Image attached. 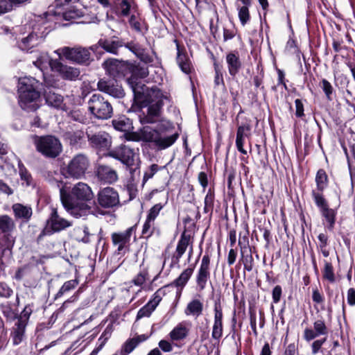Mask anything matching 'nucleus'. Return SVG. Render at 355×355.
Returning <instances> with one entry per match:
<instances>
[{
    "mask_svg": "<svg viewBox=\"0 0 355 355\" xmlns=\"http://www.w3.org/2000/svg\"><path fill=\"white\" fill-rule=\"evenodd\" d=\"M185 322L178 323L169 333L173 341H179L185 339L189 333V329L186 326Z\"/></svg>",
    "mask_w": 355,
    "mask_h": 355,
    "instance_id": "38",
    "label": "nucleus"
},
{
    "mask_svg": "<svg viewBox=\"0 0 355 355\" xmlns=\"http://www.w3.org/2000/svg\"><path fill=\"white\" fill-rule=\"evenodd\" d=\"M173 42L175 44L177 49V64L183 73L188 75L194 71V68L188 56L186 48L183 44H180L178 40L175 39Z\"/></svg>",
    "mask_w": 355,
    "mask_h": 355,
    "instance_id": "21",
    "label": "nucleus"
},
{
    "mask_svg": "<svg viewBox=\"0 0 355 355\" xmlns=\"http://www.w3.org/2000/svg\"><path fill=\"white\" fill-rule=\"evenodd\" d=\"M313 201L323 218L325 229L329 232H333L336 222L337 209L330 208L329 202L325 197L318 196L317 199L313 200Z\"/></svg>",
    "mask_w": 355,
    "mask_h": 355,
    "instance_id": "11",
    "label": "nucleus"
},
{
    "mask_svg": "<svg viewBox=\"0 0 355 355\" xmlns=\"http://www.w3.org/2000/svg\"><path fill=\"white\" fill-rule=\"evenodd\" d=\"M329 333V329L325 323L324 319H318L316 320L313 322V329L306 328L304 330L303 333V338L306 342H310L311 340H315V339L321 336H324L327 337V334Z\"/></svg>",
    "mask_w": 355,
    "mask_h": 355,
    "instance_id": "25",
    "label": "nucleus"
},
{
    "mask_svg": "<svg viewBox=\"0 0 355 355\" xmlns=\"http://www.w3.org/2000/svg\"><path fill=\"white\" fill-rule=\"evenodd\" d=\"M155 309V307L147 302V304H146L138 311L136 320H139L144 317H150Z\"/></svg>",
    "mask_w": 355,
    "mask_h": 355,
    "instance_id": "60",
    "label": "nucleus"
},
{
    "mask_svg": "<svg viewBox=\"0 0 355 355\" xmlns=\"http://www.w3.org/2000/svg\"><path fill=\"white\" fill-rule=\"evenodd\" d=\"M136 225L128 227L123 232H113L111 239L114 246L117 247V253L124 255L130 251V239Z\"/></svg>",
    "mask_w": 355,
    "mask_h": 355,
    "instance_id": "16",
    "label": "nucleus"
},
{
    "mask_svg": "<svg viewBox=\"0 0 355 355\" xmlns=\"http://www.w3.org/2000/svg\"><path fill=\"white\" fill-rule=\"evenodd\" d=\"M32 140L36 151L46 159H55L62 152L60 140L53 135H33Z\"/></svg>",
    "mask_w": 355,
    "mask_h": 355,
    "instance_id": "4",
    "label": "nucleus"
},
{
    "mask_svg": "<svg viewBox=\"0 0 355 355\" xmlns=\"http://www.w3.org/2000/svg\"><path fill=\"white\" fill-rule=\"evenodd\" d=\"M60 200L63 207L68 211L74 209L78 202H88L93 199L94 193L90 187L83 182H78L71 191H67L64 188L60 190Z\"/></svg>",
    "mask_w": 355,
    "mask_h": 355,
    "instance_id": "3",
    "label": "nucleus"
},
{
    "mask_svg": "<svg viewBox=\"0 0 355 355\" xmlns=\"http://www.w3.org/2000/svg\"><path fill=\"white\" fill-rule=\"evenodd\" d=\"M83 17V12L80 9L72 8L66 10L62 13V17L66 21H71L73 19H79Z\"/></svg>",
    "mask_w": 355,
    "mask_h": 355,
    "instance_id": "55",
    "label": "nucleus"
},
{
    "mask_svg": "<svg viewBox=\"0 0 355 355\" xmlns=\"http://www.w3.org/2000/svg\"><path fill=\"white\" fill-rule=\"evenodd\" d=\"M19 105L26 112H35L40 105L37 103L44 87L42 83L33 77H23L18 82Z\"/></svg>",
    "mask_w": 355,
    "mask_h": 355,
    "instance_id": "2",
    "label": "nucleus"
},
{
    "mask_svg": "<svg viewBox=\"0 0 355 355\" xmlns=\"http://www.w3.org/2000/svg\"><path fill=\"white\" fill-rule=\"evenodd\" d=\"M214 322H223V307L220 300H218L214 303Z\"/></svg>",
    "mask_w": 355,
    "mask_h": 355,
    "instance_id": "62",
    "label": "nucleus"
},
{
    "mask_svg": "<svg viewBox=\"0 0 355 355\" xmlns=\"http://www.w3.org/2000/svg\"><path fill=\"white\" fill-rule=\"evenodd\" d=\"M114 128L121 132H129L134 129L132 121L125 115H120L112 121Z\"/></svg>",
    "mask_w": 355,
    "mask_h": 355,
    "instance_id": "37",
    "label": "nucleus"
},
{
    "mask_svg": "<svg viewBox=\"0 0 355 355\" xmlns=\"http://www.w3.org/2000/svg\"><path fill=\"white\" fill-rule=\"evenodd\" d=\"M155 230V221L146 218L142 227L141 237L148 240L153 235Z\"/></svg>",
    "mask_w": 355,
    "mask_h": 355,
    "instance_id": "48",
    "label": "nucleus"
},
{
    "mask_svg": "<svg viewBox=\"0 0 355 355\" xmlns=\"http://www.w3.org/2000/svg\"><path fill=\"white\" fill-rule=\"evenodd\" d=\"M141 141L151 143L157 150H164L169 148L179 138V133L175 132L166 135L162 130L155 129L145 125L139 129Z\"/></svg>",
    "mask_w": 355,
    "mask_h": 355,
    "instance_id": "5",
    "label": "nucleus"
},
{
    "mask_svg": "<svg viewBox=\"0 0 355 355\" xmlns=\"http://www.w3.org/2000/svg\"><path fill=\"white\" fill-rule=\"evenodd\" d=\"M106 73L117 79H125L128 85L139 79H144L148 76V67L142 66L136 61L108 58L103 64Z\"/></svg>",
    "mask_w": 355,
    "mask_h": 355,
    "instance_id": "1",
    "label": "nucleus"
},
{
    "mask_svg": "<svg viewBox=\"0 0 355 355\" xmlns=\"http://www.w3.org/2000/svg\"><path fill=\"white\" fill-rule=\"evenodd\" d=\"M225 61L230 78L235 80L243 68V62L239 51L234 50L226 53Z\"/></svg>",
    "mask_w": 355,
    "mask_h": 355,
    "instance_id": "24",
    "label": "nucleus"
},
{
    "mask_svg": "<svg viewBox=\"0 0 355 355\" xmlns=\"http://www.w3.org/2000/svg\"><path fill=\"white\" fill-rule=\"evenodd\" d=\"M203 311V303L198 299H193L190 301L184 310L187 315H193L196 318L202 315Z\"/></svg>",
    "mask_w": 355,
    "mask_h": 355,
    "instance_id": "39",
    "label": "nucleus"
},
{
    "mask_svg": "<svg viewBox=\"0 0 355 355\" xmlns=\"http://www.w3.org/2000/svg\"><path fill=\"white\" fill-rule=\"evenodd\" d=\"M97 205L104 209H112L120 205L119 193L112 187L101 189L97 194Z\"/></svg>",
    "mask_w": 355,
    "mask_h": 355,
    "instance_id": "17",
    "label": "nucleus"
},
{
    "mask_svg": "<svg viewBox=\"0 0 355 355\" xmlns=\"http://www.w3.org/2000/svg\"><path fill=\"white\" fill-rule=\"evenodd\" d=\"M340 344L338 340L327 342V337L324 336L313 340L311 345V354L315 355L321 353L322 355H343L338 352V348Z\"/></svg>",
    "mask_w": 355,
    "mask_h": 355,
    "instance_id": "13",
    "label": "nucleus"
},
{
    "mask_svg": "<svg viewBox=\"0 0 355 355\" xmlns=\"http://www.w3.org/2000/svg\"><path fill=\"white\" fill-rule=\"evenodd\" d=\"M37 309L33 302L26 304L20 314L17 315V321H21L27 325L31 315Z\"/></svg>",
    "mask_w": 355,
    "mask_h": 355,
    "instance_id": "47",
    "label": "nucleus"
},
{
    "mask_svg": "<svg viewBox=\"0 0 355 355\" xmlns=\"http://www.w3.org/2000/svg\"><path fill=\"white\" fill-rule=\"evenodd\" d=\"M19 174L21 180L25 182L26 187H32L35 185V182L32 175L21 162L18 164Z\"/></svg>",
    "mask_w": 355,
    "mask_h": 355,
    "instance_id": "46",
    "label": "nucleus"
},
{
    "mask_svg": "<svg viewBox=\"0 0 355 355\" xmlns=\"http://www.w3.org/2000/svg\"><path fill=\"white\" fill-rule=\"evenodd\" d=\"M256 252V248H250V250L240 251V258L239 260V267L243 266V274L245 272H252L255 266V262L252 256Z\"/></svg>",
    "mask_w": 355,
    "mask_h": 355,
    "instance_id": "31",
    "label": "nucleus"
},
{
    "mask_svg": "<svg viewBox=\"0 0 355 355\" xmlns=\"http://www.w3.org/2000/svg\"><path fill=\"white\" fill-rule=\"evenodd\" d=\"M123 46V39L117 36L104 37L98 40L96 44L91 47L92 50H95L100 47L105 52L115 55H119V49Z\"/></svg>",
    "mask_w": 355,
    "mask_h": 355,
    "instance_id": "20",
    "label": "nucleus"
},
{
    "mask_svg": "<svg viewBox=\"0 0 355 355\" xmlns=\"http://www.w3.org/2000/svg\"><path fill=\"white\" fill-rule=\"evenodd\" d=\"M162 168V167L159 166L156 164H151L144 174L143 184H145L149 179L152 178L154 175Z\"/></svg>",
    "mask_w": 355,
    "mask_h": 355,
    "instance_id": "63",
    "label": "nucleus"
},
{
    "mask_svg": "<svg viewBox=\"0 0 355 355\" xmlns=\"http://www.w3.org/2000/svg\"><path fill=\"white\" fill-rule=\"evenodd\" d=\"M89 165L88 157L84 154L75 155L69 162L62 167V174L67 178L80 179L83 178Z\"/></svg>",
    "mask_w": 355,
    "mask_h": 355,
    "instance_id": "9",
    "label": "nucleus"
},
{
    "mask_svg": "<svg viewBox=\"0 0 355 355\" xmlns=\"http://www.w3.org/2000/svg\"><path fill=\"white\" fill-rule=\"evenodd\" d=\"M107 155L112 157L125 165L132 174L138 168L137 156L134 148L128 146L121 144L114 150L110 151Z\"/></svg>",
    "mask_w": 355,
    "mask_h": 355,
    "instance_id": "10",
    "label": "nucleus"
},
{
    "mask_svg": "<svg viewBox=\"0 0 355 355\" xmlns=\"http://www.w3.org/2000/svg\"><path fill=\"white\" fill-rule=\"evenodd\" d=\"M251 127L249 124L239 125L236 131V146L237 150L243 155H247V150L244 149L245 137H249Z\"/></svg>",
    "mask_w": 355,
    "mask_h": 355,
    "instance_id": "33",
    "label": "nucleus"
},
{
    "mask_svg": "<svg viewBox=\"0 0 355 355\" xmlns=\"http://www.w3.org/2000/svg\"><path fill=\"white\" fill-rule=\"evenodd\" d=\"M118 16L128 17L131 12H136L138 10V5L135 0H121L118 3Z\"/></svg>",
    "mask_w": 355,
    "mask_h": 355,
    "instance_id": "36",
    "label": "nucleus"
},
{
    "mask_svg": "<svg viewBox=\"0 0 355 355\" xmlns=\"http://www.w3.org/2000/svg\"><path fill=\"white\" fill-rule=\"evenodd\" d=\"M15 229V223L8 215L0 216V231L1 233L12 232Z\"/></svg>",
    "mask_w": 355,
    "mask_h": 355,
    "instance_id": "43",
    "label": "nucleus"
},
{
    "mask_svg": "<svg viewBox=\"0 0 355 355\" xmlns=\"http://www.w3.org/2000/svg\"><path fill=\"white\" fill-rule=\"evenodd\" d=\"M78 284L79 279L78 277H76L73 279L65 282L58 293L55 295L54 300H57L73 291L76 288Z\"/></svg>",
    "mask_w": 355,
    "mask_h": 355,
    "instance_id": "40",
    "label": "nucleus"
},
{
    "mask_svg": "<svg viewBox=\"0 0 355 355\" xmlns=\"http://www.w3.org/2000/svg\"><path fill=\"white\" fill-rule=\"evenodd\" d=\"M44 87H43V96L46 103L54 108L64 110L65 104L64 103L63 96L55 92L54 87L48 83L46 78H44Z\"/></svg>",
    "mask_w": 355,
    "mask_h": 355,
    "instance_id": "22",
    "label": "nucleus"
},
{
    "mask_svg": "<svg viewBox=\"0 0 355 355\" xmlns=\"http://www.w3.org/2000/svg\"><path fill=\"white\" fill-rule=\"evenodd\" d=\"M306 102V99H300L297 98L295 100V116L297 119H300L302 120H304V118L305 117L304 114V102Z\"/></svg>",
    "mask_w": 355,
    "mask_h": 355,
    "instance_id": "59",
    "label": "nucleus"
},
{
    "mask_svg": "<svg viewBox=\"0 0 355 355\" xmlns=\"http://www.w3.org/2000/svg\"><path fill=\"white\" fill-rule=\"evenodd\" d=\"M164 95H160V97L154 99L155 103L149 104L147 107V112H142L139 115V121L142 125L156 123L162 114L164 106Z\"/></svg>",
    "mask_w": 355,
    "mask_h": 355,
    "instance_id": "14",
    "label": "nucleus"
},
{
    "mask_svg": "<svg viewBox=\"0 0 355 355\" xmlns=\"http://www.w3.org/2000/svg\"><path fill=\"white\" fill-rule=\"evenodd\" d=\"M322 272L324 279L327 280L330 283H334L336 282L334 267L331 262L324 261V266Z\"/></svg>",
    "mask_w": 355,
    "mask_h": 355,
    "instance_id": "50",
    "label": "nucleus"
},
{
    "mask_svg": "<svg viewBox=\"0 0 355 355\" xmlns=\"http://www.w3.org/2000/svg\"><path fill=\"white\" fill-rule=\"evenodd\" d=\"M63 138L73 148H79L85 144V132L82 129L67 130Z\"/></svg>",
    "mask_w": 355,
    "mask_h": 355,
    "instance_id": "28",
    "label": "nucleus"
},
{
    "mask_svg": "<svg viewBox=\"0 0 355 355\" xmlns=\"http://www.w3.org/2000/svg\"><path fill=\"white\" fill-rule=\"evenodd\" d=\"M249 6H250L243 5L239 9L238 16L243 26H245L250 20Z\"/></svg>",
    "mask_w": 355,
    "mask_h": 355,
    "instance_id": "58",
    "label": "nucleus"
},
{
    "mask_svg": "<svg viewBox=\"0 0 355 355\" xmlns=\"http://www.w3.org/2000/svg\"><path fill=\"white\" fill-rule=\"evenodd\" d=\"M214 62L213 66L214 69V88H217L219 86H222L225 89V83L223 78V67L218 63V62L214 58Z\"/></svg>",
    "mask_w": 355,
    "mask_h": 355,
    "instance_id": "41",
    "label": "nucleus"
},
{
    "mask_svg": "<svg viewBox=\"0 0 355 355\" xmlns=\"http://www.w3.org/2000/svg\"><path fill=\"white\" fill-rule=\"evenodd\" d=\"M223 322H214L211 338L215 343H219L220 338L223 337Z\"/></svg>",
    "mask_w": 355,
    "mask_h": 355,
    "instance_id": "52",
    "label": "nucleus"
},
{
    "mask_svg": "<svg viewBox=\"0 0 355 355\" xmlns=\"http://www.w3.org/2000/svg\"><path fill=\"white\" fill-rule=\"evenodd\" d=\"M141 80L139 79L128 85L133 92L134 104L141 109L153 103L155 98L160 97L163 94L156 86L149 88Z\"/></svg>",
    "mask_w": 355,
    "mask_h": 355,
    "instance_id": "7",
    "label": "nucleus"
},
{
    "mask_svg": "<svg viewBox=\"0 0 355 355\" xmlns=\"http://www.w3.org/2000/svg\"><path fill=\"white\" fill-rule=\"evenodd\" d=\"M191 240V235L186 233L184 231L178 240L176 249L171 257V263L170 265L171 268H173L175 265H178L180 260L185 253L188 246L189 245Z\"/></svg>",
    "mask_w": 355,
    "mask_h": 355,
    "instance_id": "27",
    "label": "nucleus"
},
{
    "mask_svg": "<svg viewBox=\"0 0 355 355\" xmlns=\"http://www.w3.org/2000/svg\"><path fill=\"white\" fill-rule=\"evenodd\" d=\"M63 56L73 62L88 65L90 63V52L86 48L81 46L69 47L65 46L62 49Z\"/></svg>",
    "mask_w": 355,
    "mask_h": 355,
    "instance_id": "19",
    "label": "nucleus"
},
{
    "mask_svg": "<svg viewBox=\"0 0 355 355\" xmlns=\"http://www.w3.org/2000/svg\"><path fill=\"white\" fill-rule=\"evenodd\" d=\"M315 182L316 184L315 189L311 191L313 200L317 199L318 196L324 197V191L328 188L329 184V178L324 168L318 170L315 174Z\"/></svg>",
    "mask_w": 355,
    "mask_h": 355,
    "instance_id": "26",
    "label": "nucleus"
},
{
    "mask_svg": "<svg viewBox=\"0 0 355 355\" xmlns=\"http://www.w3.org/2000/svg\"><path fill=\"white\" fill-rule=\"evenodd\" d=\"M163 207L164 205L162 203L155 204L149 209L146 218L155 221Z\"/></svg>",
    "mask_w": 355,
    "mask_h": 355,
    "instance_id": "64",
    "label": "nucleus"
},
{
    "mask_svg": "<svg viewBox=\"0 0 355 355\" xmlns=\"http://www.w3.org/2000/svg\"><path fill=\"white\" fill-rule=\"evenodd\" d=\"M200 251L199 255L196 261V263L190 264L188 268L184 269L180 273V275L175 279L173 280V282L171 284V286H173L178 288H180L181 289L184 288V286L187 285L189 280L191 277V276L194 272V269L196 268V264L198 261L200 257L202 252V247L200 246Z\"/></svg>",
    "mask_w": 355,
    "mask_h": 355,
    "instance_id": "30",
    "label": "nucleus"
},
{
    "mask_svg": "<svg viewBox=\"0 0 355 355\" xmlns=\"http://www.w3.org/2000/svg\"><path fill=\"white\" fill-rule=\"evenodd\" d=\"M258 230L263 233V237L266 241L264 248L266 250H268L270 247V245L272 243V234L271 232V230L269 227L263 225H258Z\"/></svg>",
    "mask_w": 355,
    "mask_h": 355,
    "instance_id": "53",
    "label": "nucleus"
},
{
    "mask_svg": "<svg viewBox=\"0 0 355 355\" xmlns=\"http://www.w3.org/2000/svg\"><path fill=\"white\" fill-rule=\"evenodd\" d=\"M227 174V186L229 191H234V187L233 185V181L235 180L236 171V169L231 167L229 169L225 168V173Z\"/></svg>",
    "mask_w": 355,
    "mask_h": 355,
    "instance_id": "61",
    "label": "nucleus"
},
{
    "mask_svg": "<svg viewBox=\"0 0 355 355\" xmlns=\"http://www.w3.org/2000/svg\"><path fill=\"white\" fill-rule=\"evenodd\" d=\"M214 200H215V192L214 189L209 188L204 200V213L209 214V216H211L214 211Z\"/></svg>",
    "mask_w": 355,
    "mask_h": 355,
    "instance_id": "42",
    "label": "nucleus"
},
{
    "mask_svg": "<svg viewBox=\"0 0 355 355\" xmlns=\"http://www.w3.org/2000/svg\"><path fill=\"white\" fill-rule=\"evenodd\" d=\"M245 232H240L239 234L238 245L240 248V251L250 250V248H255L249 245V227L248 223L244 224Z\"/></svg>",
    "mask_w": 355,
    "mask_h": 355,
    "instance_id": "45",
    "label": "nucleus"
},
{
    "mask_svg": "<svg viewBox=\"0 0 355 355\" xmlns=\"http://www.w3.org/2000/svg\"><path fill=\"white\" fill-rule=\"evenodd\" d=\"M0 310L3 316L8 320H13L16 318L17 319V314L13 311L8 302H6V304H1L0 305Z\"/></svg>",
    "mask_w": 355,
    "mask_h": 355,
    "instance_id": "56",
    "label": "nucleus"
},
{
    "mask_svg": "<svg viewBox=\"0 0 355 355\" xmlns=\"http://www.w3.org/2000/svg\"><path fill=\"white\" fill-rule=\"evenodd\" d=\"M139 345L134 339L130 338L122 345L120 350L117 352L119 355H128L132 352Z\"/></svg>",
    "mask_w": 355,
    "mask_h": 355,
    "instance_id": "49",
    "label": "nucleus"
},
{
    "mask_svg": "<svg viewBox=\"0 0 355 355\" xmlns=\"http://www.w3.org/2000/svg\"><path fill=\"white\" fill-rule=\"evenodd\" d=\"M88 110L98 119H108L113 115L111 103L99 94H93L88 101Z\"/></svg>",
    "mask_w": 355,
    "mask_h": 355,
    "instance_id": "8",
    "label": "nucleus"
},
{
    "mask_svg": "<svg viewBox=\"0 0 355 355\" xmlns=\"http://www.w3.org/2000/svg\"><path fill=\"white\" fill-rule=\"evenodd\" d=\"M35 28H34L33 31L26 37L21 38L17 42V46L21 51L28 52L39 44L40 39L42 37V35H39L35 33Z\"/></svg>",
    "mask_w": 355,
    "mask_h": 355,
    "instance_id": "32",
    "label": "nucleus"
},
{
    "mask_svg": "<svg viewBox=\"0 0 355 355\" xmlns=\"http://www.w3.org/2000/svg\"><path fill=\"white\" fill-rule=\"evenodd\" d=\"M15 219H21L23 222H28L33 216V209L29 205L15 203L12 206Z\"/></svg>",
    "mask_w": 355,
    "mask_h": 355,
    "instance_id": "34",
    "label": "nucleus"
},
{
    "mask_svg": "<svg viewBox=\"0 0 355 355\" xmlns=\"http://www.w3.org/2000/svg\"><path fill=\"white\" fill-rule=\"evenodd\" d=\"M71 226H72V222L62 217L58 213V208L51 207L44 227L36 237L35 242L37 245H40L45 236L64 231Z\"/></svg>",
    "mask_w": 355,
    "mask_h": 355,
    "instance_id": "6",
    "label": "nucleus"
},
{
    "mask_svg": "<svg viewBox=\"0 0 355 355\" xmlns=\"http://www.w3.org/2000/svg\"><path fill=\"white\" fill-rule=\"evenodd\" d=\"M319 86L324 92L326 99L328 101H332L336 96V90L331 83L327 79L322 78L319 83Z\"/></svg>",
    "mask_w": 355,
    "mask_h": 355,
    "instance_id": "44",
    "label": "nucleus"
},
{
    "mask_svg": "<svg viewBox=\"0 0 355 355\" xmlns=\"http://www.w3.org/2000/svg\"><path fill=\"white\" fill-rule=\"evenodd\" d=\"M149 272L147 268H142L139 273L132 279L131 283L135 286L141 287L148 279Z\"/></svg>",
    "mask_w": 355,
    "mask_h": 355,
    "instance_id": "51",
    "label": "nucleus"
},
{
    "mask_svg": "<svg viewBox=\"0 0 355 355\" xmlns=\"http://www.w3.org/2000/svg\"><path fill=\"white\" fill-rule=\"evenodd\" d=\"M50 66L53 71L58 72L64 80H75L80 74L78 69L64 64L58 60H51Z\"/></svg>",
    "mask_w": 355,
    "mask_h": 355,
    "instance_id": "23",
    "label": "nucleus"
},
{
    "mask_svg": "<svg viewBox=\"0 0 355 355\" xmlns=\"http://www.w3.org/2000/svg\"><path fill=\"white\" fill-rule=\"evenodd\" d=\"M211 256L207 252L202 257L201 263L196 275V284L197 290L202 291L205 289L207 282L211 277Z\"/></svg>",
    "mask_w": 355,
    "mask_h": 355,
    "instance_id": "18",
    "label": "nucleus"
},
{
    "mask_svg": "<svg viewBox=\"0 0 355 355\" xmlns=\"http://www.w3.org/2000/svg\"><path fill=\"white\" fill-rule=\"evenodd\" d=\"M26 324L21 321H17L10 332L13 345H18L25 339Z\"/></svg>",
    "mask_w": 355,
    "mask_h": 355,
    "instance_id": "35",
    "label": "nucleus"
},
{
    "mask_svg": "<svg viewBox=\"0 0 355 355\" xmlns=\"http://www.w3.org/2000/svg\"><path fill=\"white\" fill-rule=\"evenodd\" d=\"M97 88L115 98H123L125 95L122 84L113 77L101 78L97 83Z\"/></svg>",
    "mask_w": 355,
    "mask_h": 355,
    "instance_id": "15",
    "label": "nucleus"
},
{
    "mask_svg": "<svg viewBox=\"0 0 355 355\" xmlns=\"http://www.w3.org/2000/svg\"><path fill=\"white\" fill-rule=\"evenodd\" d=\"M98 179L104 183L113 184L118 180L116 171L105 164H99L96 171Z\"/></svg>",
    "mask_w": 355,
    "mask_h": 355,
    "instance_id": "29",
    "label": "nucleus"
},
{
    "mask_svg": "<svg viewBox=\"0 0 355 355\" xmlns=\"http://www.w3.org/2000/svg\"><path fill=\"white\" fill-rule=\"evenodd\" d=\"M344 41L339 34L332 36V46L336 53H339L342 50H347V47L343 45Z\"/></svg>",
    "mask_w": 355,
    "mask_h": 355,
    "instance_id": "57",
    "label": "nucleus"
},
{
    "mask_svg": "<svg viewBox=\"0 0 355 355\" xmlns=\"http://www.w3.org/2000/svg\"><path fill=\"white\" fill-rule=\"evenodd\" d=\"M87 134L89 146L98 153L107 155L112 146V137L105 131H99L94 134Z\"/></svg>",
    "mask_w": 355,
    "mask_h": 355,
    "instance_id": "12",
    "label": "nucleus"
},
{
    "mask_svg": "<svg viewBox=\"0 0 355 355\" xmlns=\"http://www.w3.org/2000/svg\"><path fill=\"white\" fill-rule=\"evenodd\" d=\"M318 239L319 241V245L318 247L320 249L322 255L324 257H329V251L327 249V247L329 245V236L327 234L320 233L318 236Z\"/></svg>",
    "mask_w": 355,
    "mask_h": 355,
    "instance_id": "54",
    "label": "nucleus"
}]
</instances>
